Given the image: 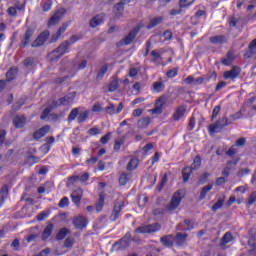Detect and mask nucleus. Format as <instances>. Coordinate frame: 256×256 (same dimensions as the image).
I'll return each mask as SVG.
<instances>
[{"instance_id": "nucleus-33", "label": "nucleus", "mask_w": 256, "mask_h": 256, "mask_svg": "<svg viewBox=\"0 0 256 256\" xmlns=\"http://www.w3.org/2000/svg\"><path fill=\"white\" fill-rule=\"evenodd\" d=\"M211 189H213L212 184L206 185L202 188V190L200 192V201H203V199H205V197H207V193L209 191H211Z\"/></svg>"}, {"instance_id": "nucleus-22", "label": "nucleus", "mask_w": 256, "mask_h": 256, "mask_svg": "<svg viewBox=\"0 0 256 256\" xmlns=\"http://www.w3.org/2000/svg\"><path fill=\"white\" fill-rule=\"evenodd\" d=\"M103 207H105V193L100 192L99 193V199L96 202V211L99 213L100 211H103Z\"/></svg>"}, {"instance_id": "nucleus-14", "label": "nucleus", "mask_w": 256, "mask_h": 256, "mask_svg": "<svg viewBox=\"0 0 256 256\" xmlns=\"http://www.w3.org/2000/svg\"><path fill=\"white\" fill-rule=\"evenodd\" d=\"M239 75H241V68L234 66L231 70L224 72V79H237Z\"/></svg>"}, {"instance_id": "nucleus-25", "label": "nucleus", "mask_w": 256, "mask_h": 256, "mask_svg": "<svg viewBox=\"0 0 256 256\" xmlns=\"http://www.w3.org/2000/svg\"><path fill=\"white\" fill-rule=\"evenodd\" d=\"M163 21V17L159 16L156 18H152L150 20V23L147 25V29H153L155 27H157V25H160Z\"/></svg>"}, {"instance_id": "nucleus-47", "label": "nucleus", "mask_w": 256, "mask_h": 256, "mask_svg": "<svg viewBox=\"0 0 256 256\" xmlns=\"http://www.w3.org/2000/svg\"><path fill=\"white\" fill-rule=\"evenodd\" d=\"M89 117V110L80 112L77 117L78 123H84V121Z\"/></svg>"}, {"instance_id": "nucleus-39", "label": "nucleus", "mask_w": 256, "mask_h": 256, "mask_svg": "<svg viewBox=\"0 0 256 256\" xmlns=\"http://www.w3.org/2000/svg\"><path fill=\"white\" fill-rule=\"evenodd\" d=\"M17 76V68H10L6 73L7 81H13V79Z\"/></svg>"}, {"instance_id": "nucleus-31", "label": "nucleus", "mask_w": 256, "mask_h": 256, "mask_svg": "<svg viewBox=\"0 0 256 256\" xmlns=\"http://www.w3.org/2000/svg\"><path fill=\"white\" fill-rule=\"evenodd\" d=\"M191 173H193V170L191 167H185L182 170V177H183L184 183H187V181H189V177H191Z\"/></svg>"}, {"instance_id": "nucleus-6", "label": "nucleus", "mask_w": 256, "mask_h": 256, "mask_svg": "<svg viewBox=\"0 0 256 256\" xmlns=\"http://www.w3.org/2000/svg\"><path fill=\"white\" fill-rule=\"evenodd\" d=\"M131 245V233H127L124 238L120 239L118 242L114 243L113 247L115 249H127Z\"/></svg>"}, {"instance_id": "nucleus-1", "label": "nucleus", "mask_w": 256, "mask_h": 256, "mask_svg": "<svg viewBox=\"0 0 256 256\" xmlns=\"http://www.w3.org/2000/svg\"><path fill=\"white\" fill-rule=\"evenodd\" d=\"M69 44L64 41L62 42L55 50H53L49 55V59L52 63H55L57 60L61 59L65 53H69Z\"/></svg>"}, {"instance_id": "nucleus-32", "label": "nucleus", "mask_w": 256, "mask_h": 256, "mask_svg": "<svg viewBox=\"0 0 256 256\" xmlns=\"http://www.w3.org/2000/svg\"><path fill=\"white\" fill-rule=\"evenodd\" d=\"M139 167V159L137 158H132L128 165H127V170L128 171H135V168Z\"/></svg>"}, {"instance_id": "nucleus-35", "label": "nucleus", "mask_w": 256, "mask_h": 256, "mask_svg": "<svg viewBox=\"0 0 256 256\" xmlns=\"http://www.w3.org/2000/svg\"><path fill=\"white\" fill-rule=\"evenodd\" d=\"M7 195H9V188L7 185H4L0 190V202L3 203L5 199H7Z\"/></svg>"}, {"instance_id": "nucleus-26", "label": "nucleus", "mask_w": 256, "mask_h": 256, "mask_svg": "<svg viewBox=\"0 0 256 256\" xmlns=\"http://www.w3.org/2000/svg\"><path fill=\"white\" fill-rule=\"evenodd\" d=\"M201 77L203 79V83H209L211 80L217 81V72L213 71Z\"/></svg>"}, {"instance_id": "nucleus-34", "label": "nucleus", "mask_w": 256, "mask_h": 256, "mask_svg": "<svg viewBox=\"0 0 256 256\" xmlns=\"http://www.w3.org/2000/svg\"><path fill=\"white\" fill-rule=\"evenodd\" d=\"M67 235H69V229L67 228H62L59 230L56 239L58 241H63V239H65V237H67Z\"/></svg>"}, {"instance_id": "nucleus-23", "label": "nucleus", "mask_w": 256, "mask_h": 256, "mask_svg": "<svg viewBox=\"0 0 256 256\" xmlns=\"http://www.w3.org/2000/svg\"><path fill=\"white\" fill-rule=\"evenodd\" d=\"M53 229H54L53 223H50L45 227L42 233V241H47V239L51 237V233H53Z\"/></svg>"}, {"instance_id": "nucleus-10", "label": "nucleus", "mask_w": 256, "mask_h": 256, "mask_svg": "<svg viewBox=\"0 0 256 256\" xmlns=\"http://www.w3.org/2000/svg\"><path fill=\"white\" fill-rule=\"evenodd\" d=\"M47 39H49V31H44L32 42L31 47H43Z\"/></svg>"}, {"instance_id": "nucleus-37", "label": "nucleus", "mask_w": 256, "mask_h": 256, "mask_svg": "<svg viewBox=\"0 0 256 256\" xmlns=\"http://www.w3.org/2000/svg\"><path fill=\"white\" fill-rule=\"evenodd\" d=\"M162 245H165V247H173V240L172 236H163L160 239Z\"/></svg>"}, {"instance_id": "nucleus-36", "label": "nucleus", "mask_w": 256, "mask_h": 256, "mask_svg": "<svg viewBox=\"0 0 256 256\" xmlns=\"http://www.w3.org/2000/svg\"><path fill=\"white\" fill-rule=\"evenodd\" d=\"M233 240V234L231 232H226L221 239V245L225 246L227 243H231Z\"/></svg>"}, {"instance_id": "nucleus-18", "label": "nucleus", "mask_w": 256, "mask_h": 256, "mask_svg": "<svg viewBox=\"0 0 256 256\" xmlns=\"http://www.w3.org/2000/svg\"><path fill=\"white\" fill-rule=\"evenodd\" d=\"M71 199L74 205H79L81 199H83V189L78 188L74 190L71 194Z\"/></svg>"}, {"instance_id": "nucleus-42", "label": "nucleus", "mask_w": 256, "mask_h": 256, "mask_svg": "<svg viewBox=\"0 0 256 256\" xmlns=\"http://www.w3.org/2000/svg\"><path fill=\"white\" fill-rule=\"evenodd\" d=\"M17 9L18 11H21V9H23L22 7H15V6H11L7 9V13L8 15H10V17H17Z\"/></svg>"}, {"instance_id": "nucleus-59", "label": "nucleus", "mask_w": 256, "mask_h": 256, "mask_svg": "<svg viewBox=\"0 0 256 256\" xmlns=\"http://www.w3.org/2000/svg\"><path fill=\"white\" fill-rule=\"evenodd\" d=\"M67 205H69V198H67V197H63V198L60 200L59 204H58V206H59L61 209H63V207H67Z\"/></svg>"}, {"instance_id": "nucleus-16", "label": "nucleus", "mask_w": 256, "mask_h": 256, "mask_svg": "<svg viewBox=\"0 0 256 256\" xmlns=\"http://www.w3.org/2000/svg\"><path fill=\"white\" fill-rule=\"evenodd\" d=\"M87 223L88 221L85 216H78L73 220V225L75 229H85V227H87Z\"/></svg>"}, {"instance_id": "nucleus-30", "label": "nucleus", "mask_w": 256, "mask_h": 256, "mask_svg": "<svg viewBox=\"0 0 256 256\" xmlns=\"http://www.w3.org/2000/svg\"><path fill=\"white\" fill-rule=\"evenodd\" d=\"M163 89H165V84H163L162 81L153 83L152 91H154V93H161V91H163Z\"/></svg>"}, {"instance_id": "nucleus-4", "label": "nucleus", "mask_w": 256, "mask_h": 256, "mask_svg": "<svg viewBox=\"0 0 256 256\" xmlns=\"http://www.w3.org/2000/svg\"><path fill=\"white\" fill-rule=\"evenodd\" d=\"M183 200V196H181V192L177 191L172 196L170 203L167 205V211H175L179 205H181V201Z\"/></svg>"}, {"instance_id": "nucleus-55", "label": "nucleus", "mask_w": 256, "mask_h": 256, "mask_svg": "<svg viewBox=\"0 0 256 256\" xmlns=\"http://www.w3.org/2000/svg\"><path fill=\"white\" fill-rule=\"evenodd\" d=\"M256 202V191L252 192L248 198L247 205L251 206Z\"/></svg>"}, {"instance_id": "nucleus-45", "label": "nucleus", "mask_w": 256, "mask_h": 256, "mask_svg": "<svg viewBox=\"0 0 256 256\" xmlns=\"http://www.w3.org/2000/svg\"><path fill=\"white\" fill-rule=\"evenodd\" d=\"M70 23H64L60 26V28L58 29L57 33H56V38L55 40L57 41V39H59V37H61V35H63L64 31H67V27H69Z\"/></svg>"}, {"instance_id": "nucleus-2", "label": "nucleus", "mask_w": 256, "mask_h": 256, "mask_svg": "<svg viewBox=\"0 0 256 256\" xmlns=\"http://www.w3.org/2000/svg\"><path fill=\"white\" fill-rule=\"evenodd\" d=\"M75 97H76L75 92H71L64 97L56 101H53V107H61V106L67 107V105H71V103H73V100L75 99Z\"/></svg>"}, {"instance_id": "nucleus-53", "label": "nucleus", "mask_w": 256, "mask_h": 256, "mask_svg": "<svg viewBox=\"0 0 256 256\" xmlns=\"http://www.w3.org/2000/svg\"><path fill=\"white\" fill-rule=\"evenodd\" d=\"M152 62L157 63L161 59V54L157 50L151 52Z\"/></svg>"}, {"instance_id": "nucleus-63", "label": "nucleus", "mask_w": 256, "mask_h": 256, "mask_svg": "<svg viewBox=\"0 0 256 256\" xmlns=\"http://www.w3.org/2000/svg\"><path fill=\"white\" fill-rule=\"evenodd\" d=\"M256 49V39H254L250 44H249V51L250 54L248 55V57H252L253 55V50Z\"/></svg>"}, {"instance_id": "nucleus-24", "label": "nucleus", "mask_w": 256, "mask_h": 256, "mask_svg": "<svg viewBox=\"0 0 256 256\" xmlns=\"http://www.w3.org/2000/svg\"><path fill=\"white\" fill-rule=\"evenodd\" d=\"M114 14L116 15V17H121V15H123V12L125 11V7L124 4L122 2L117 3L114 6Z\"/></svg>"}, {"instance_id": "nucleus-44", "label": "nucleus", "mask_w": 256, "mask_h": 256, "mask_svg": "<svg viewBox=\"0 0 256 256\" xmlns=\"http://www.w3.org/2000/svg\"><path fill=\"white\" fill-rule=\"evenodd\" d=\"M77 115H79V108L72 109L68 115L69 123H71V121H75V119H77Z\"/></svg>"}, {"instance_id": "nucleus-51", "label": "nucleus", "mask_w": 256, "mask_h": 256, "mask_svg": "<svg viewBox=\"0 0 256 256\" xmlns=\"http://www.w3.org/2000/svg\"><path fill=\"white\" fill-rule=\"evenodd\" d=\"M52 109H53V102H52V106H48V107L42 112L40 118H41L42 120L47 119V117H49V114L51 113Z\"/></svg>"}, {"instance_id": "nucleus-41", "label": "nucleus", "mask_w": 256, "mask_h": 256, "mask_svg": "<svg viewBox=\"0 0 256 256\" xmlns=\"http://www.w3.org/2000/svg\"><path fill=\"white\" fill-rule=\"evenodd\" d=\"M124 143H125V136L117 138L114 144V151H120L121 145H123Z\"/></svg>"}, {"instance_id": "nucleus-56", "label": "nucleus", "mask_w": 256, "mask_h": 256, "mask_svg": "<svg viewBox=\"0 0 256 256\" xmlns=\"http://www.w3.org/2000/svg\"><path fill=\"white\" fill-rule=\"evenodd\" d=\"M177 73H178L177 68H173L172 70H169L168 72H166V76L169 79H173V77H177Z\"/></svg>"}, {"instance_id": "nucleus-20", "label": "nucleus", "mask_w": 256, "mask_h": 256, "mask_svg": "<svg viewBox=\"0 0 256 256\" xmlns=\"http://www.w3.org/2000/svg\"><path fill=\"white\" fill-rule=\"evenodd\" d=\"M209 41L210 43H212V45H223L224 43H227L228 39L225 35H216L211 36L209 38Z\"/></svg>"}, {"instance_id": "nucleus-28", "label": "nucleus", "mask_w": 256, "mask_h": 256, "mask_svg": "<svg viewBox=\"0 0 256 256\" xmlns=\"http://www.w3.org/2000/svg\"><path fill=\"white\" fill-rule=\"evenodd\" d=\"M233 61H235V54H233V52H228L226 58L222 60V63L223 65L229 67V65H231Z\"/></svg>"}, {"instance_id": "nucleus-57", "label": "nucleus", "mask_w": 256, "mask_h": 256, "mask_svg": "<svg viewBox=\"0 0 256 256\" xmlns=\"http://www.w3.org/2000/svg\"><path fill=\"white\" fill-rule=\"evenodd\" d=\"M207 179H209V173L205 172L199 178L200 185H204V183H207Z\"/></svg>"}, {"instance_id": "nucleus-48", "label": "nucleus", "mask_w": 256, "mask_h": 256, "mask_svg": "<svg viewBox=\"0 0 256 256\" xmlns=\"http://www.w3.org/2000/svg\"><path fill=\"white\" fill-rule=\"evenodd\" d=\"M149 123H151L150 118H142L138 121V127L140 129H145V127H147L149 125Z\"/></svg>"}, {"instance_id": "nucleus-13", "label": "nucleus", "mask_w": 256, "mask_h": 256, "mask_svg": "<svg viewBox=\"0 0 256 256\" xmlns=\"http://www.w3.org/2000/svg\"><path fill=\"white\" fill-rule=\"evenodd\" d=\"M139 33V28H134L121 40V45H131L132 41H135V37Z\"/></svg>"}, {"instance_id": "nucleus-7", "label": "nucleus", "mask_w": 256, "mask_h": 256, "mask_svg": "<svg viewBox=\"0 0 256 256\" xmlns=\"http://www.w3.org/2000/svg\"><path fill=\"white\" fill-rule=\"evenodd\" d=\"M161 229L159 224H150L145 226H140L136 229V233H155Z\"/></svg>"}, {"instance_id": "nucleus-17", "label": "nucleus", "mask_w": 256, "mask_h": 256, "mask_svg": "<svg viewBox=\"0 0 256 256\" xmlns=\"http://www.w3.org/2000/svg\"><path fill=\"white\" fill-rule=\"evenodd\" d=\"M104 21H105V15L98 14L91 18V20L89 22V26L92 29H95V27H99V25H101Z\"/></svg>"}, {"instance_id": "nucleus-5", "label": "nucleus", "mask_w": 256, "mask_h": 256, "mask_svg": "<svg viewBox=\"0 0 256 256\" xmlns=\"http://www.w3.org/2000/svg\"><path fill=\"white\" fill-rule=\"evenodd\" d=\"M65 13H67V10L65 8L58 9L50 18L48 22V27H53V25H57V23L61 21V18L63 17V15H65Z\"/></svg>"}, {"instance_id": "nucleus-9", "label": "nucleus", "mask_w": 256, "mask_h": 256, "mask_svg": "<svg viewBox=\"0 0 256 256\" xmlns=\"http://www.w3.org/2000/svg\"><path fill=\"white\" fill-rule=\"evenodd\" d=\"M255 97L250 98L244 105L242 108V111L248 113V115H255L256 113V105L253 104L255 103Z\"/></svg>"}, {"instance_id": "nucleus-50", "label": "nucleus", "mask_w": 256, "mask_h": 256, "mask_svg": "<svg viewBox=\"0 0 256 256\" xmlns=\"http://www.w3.org/2000/svg\"><path fill=\"white\" fill-rule=\"evenodd\" d=\"M117 89H119V82L117 80H112L108 87V91H110V93H114Z\"/></svg>"}, {"instance_id": "nucleus-3", "label": "nucleus", "mask_w": 256, "mask_h": 256, "mask_svg": "<svg viewBox=\"0 0 256 256\" xmlns=\"http://www.w3.org/2000/svg\"><path fill=\"white\" fill-rule=\"evenodd\" d=\"M227 125H231V122H229V119L222 118L218 120L215 124H211L209 126V133H220V131L227 127Z\"/></svg>"}, {"instance_id": "nucleus-64", "label": "nucleus", "mask_w": 256, "mask_h": 256, "mask_svg": "<svg viewBox=\"0 0 256 256\" xmlns=\"http://www.w3.org/2000/svg\"><path fill=\"white\" fill-rule=\"evenodd\" d=\"M184 83L186 85H194L195 83V78L193 76H188L186 79H184Z\"/></svg>"}, {"instance_id": "nucleus-27", "label": "nucleus", "mask_w": 256, "mask_h": 256, "mask_svg": "<svg viewBox=\"0 0 256 256\" xmlns=\"http://www.w3.org/2000/svg\"><path fill=\"white\" fill-rule=\"evenodd\" d=\"M183 115H185V107L180 106L176 109V111L173 114L174 121H179V119H181Z\"/></svg>"}, {"instance_id": "nucleus-62", "label": "nucleus", "mask_w": 256, "mask_h": 256, "mask_svg": "<svg viewBox=\"0 0 256 256\" xmlns=\"http://www.w3.org/2000/svg\"><path fill=\"white\" fill-rule=\"evenodd\" d=\"M49 217V213L47 212H41L40 214L37 215L36 219L37 221H45Z\"/></svg>"}, {"instance_id": "nucleus-61", "label": "nucleus", "mask_w": 256, "mask_h": 256, "mask_svg": "<svg viewBox=\"0 0 256 256\" xmlns=\"http://www.w3.org/2000/svg\"><path fill=\"white\" fill-rule=\"evenodd\" d=\"M184 224L187 226L186 230L191 231L195 225V222H193V220H185Z\"/></svg>"}, {"instance_id": "nucleus-52", "label": "nucleus", "mask_w": 256, "mask_h": 256, "mask_svg": "<svg viewBox=\"0 0 256 256\" xmlns=\"http://www.w3.org/2000/svg\"><path fill=\"white\" fill-rule=\"evenodd\" d=\"M225 203V201L223 199L218 200L213 206H212V211L215 213L217 211H219V209H221V207H223V204Z\"/></svg>"}, {"instance_id": "nucleus-15", "label": "nucleus", "mask_w": 256, "mask_h": 256, "mask_svg": "<svg viewBox=\"0 0 256 256\" xmlns=\"http://www.w3.org/2000/svg\"><path fill=\"white\" fill-rule=\"evenodd\" d=\"M164 105H165V97L158 98L155 103V107H154V109L151 110V112L154 115H161V113H163Z\"/></svg>"}, {"instance_id": "nucleus-29", "label": "nucleus", "mask_w": 256, "mask_h": 256, "mask_svg": "<svg viewBox=\"0 0 256 256\" xmlns=\"http://www.w3.org/2000/svg\"><path fill=\"white\" fill-rule=\"evenodd\" d=\"M187 233H177L175 236L177 245H183L187 241Z\"/></svg>"}, {"instance_id": "nucleus-12", "label": "nucleus", "mask_w": 256, "mask_h": 256, "mask_svg": "<svg viewBox=\"0 0 256 256\" xmlns=\"http://www.w3.org/2000/svg\"><path fill=\"white\" fill-rule=\"evenodd\" d=\"M35 33V30L33 28H28L26 32L23 35V38L20 43L21 49L27 47L29 43H31V37H33V34Z\"/></svg>"}, {"instance_id": "nucleus-43", "label": "nucleus", "mask_w": 256, "mask_h": 256, "mask_svg": "<svg viewBox=\"0 0 256 256\" xmlns=\"http://www.w3.org/2000/svg\"><path fill=\"white\" fill-rule=\"evenodd\" d=\"M199 167H201V157L200 156H196L195 158H194V161H193V163H192V165H191V169L193 170V171H197V169H199Z\"/></svg>"}, {"instance_id": "nucleus-38", "label": "nucleus", "mask_w": 256, "mask_h": 256, "mask_svg": "<svg viewBox=\"0 0 256 256\" xmlns=\"http://www.w3.org/2000/svg\"><path fill=\"white\" fill-rule=\"evenodd\" d=\"M108 69L109 68L107 67V65H103L99 69L98 74L96 76L97 81H101V79H103V77H105V73H107Z\"/></svg>"}, {"instance_id": "nucleus-60", "label": "nucleus", "mask_w": 256, "mask_h": 256, "mask_svg": "<svg viewBox=\"0 0 256 256\" xmlns=\"http://www.w3.org/2000/svg\"><path fill=\"white\" fill-rule=\"evenodd\" d=\"M166 184H167V174H165L162 177V180H161L160 184L158 185L157 190L161 191V189H163V187H165Z\"/></svg>"}, {"instance_id": "nucleus-58", "label": "nucleus", "mask_w": 256, "mask_h": 256, "mask_svg": "<svg viewBox=\"0 0 256 256\" xmlns=\"http://www.w3.org/2000/svg\"><path fill=\"white\" fill-rule=\"evenodd\" d=\"M248 173H251L249 168H242L237 172V177H244V175H248Z\"/></svg>"}, {"instance_id": "nucleus-11", "label": "nucleus", "mask_w": 256, "mask_h": 256, "mask_svg": "<svg viewBox=\"0 0 256 256\" xmlns=\"http://www.w3.org/2000/svg\"><path fill=\"white\" fill-rule=\"evenodd\" d=\"M121 111H123V103H120L117 108L113 103H109L108 106L105 107V113L107 115H111V116L119 115Z\"/></svg>"}, {"instance_id": "nucleus-46", "label": "nucleus", "mask_w": 256, "mask_h": 256, "mask_svg": "<svg viewBox=\"0 0 256 256\" xmlns=\"http://www.w3.org/2000/svg\"><path fill=\"white\" fill-rule=\"evenodd\" d=\"M72 179H74V181H81V183H87V181H89V173L85 172L83 175L74 176Z\"/></svg>"}, {"instance_id": "nucleus-19", "label": "nucleus", "mask_w": 256, "mask_h": 256, "mask_svg": "<svg viewBox=\"0 0 256 256\" xmlns=\"http://www.w3.org/2000/svg\"><path fill=\"white\" fill-rule=\"evenodd\" d=\"M51 127L49 125H46L38 130H36L33 134V138L36 140L42 139V137H45L47 133H49Z\"/></svg>"}, {"instance_id": "nucleus-49", "label": "nucleus", "mask_w": 256, "mask_h": 256, "mask_svg": "<svg viewBox=\"0 0 256 256\" xmlns=\"http://www.w3.org/2000/svg\"><path fill=\"white\" fill-rule=\"evenodd\" d=\"M193 3H195V0H180L179 7L180 9H185L187 7H190V5H193Z\"/></svg>"}, {"instance_id": "nucleus-40", "label": "nucleus", "mask_w": 256, "mask_h": 256, "mask_svg": "<svg viewBox=\"0 0 256 256\" xmlns=\"http://www.w3.org/2000/svg\"><path fill=\"white\" fill-rule=\"evenodd\" d=\"M130 179H131V173L121 174V176L119 178V183H120V185H127V183H129Z\"/></svg>"}, {"instance_id": "nucleus-21", "label": "nucleus", "mask_w": 256, "mask_h": 256, "mask_svg": "<svg viewBox=\"0 0 256 256\" xmlns=\"http://www.w3.org/2000/svg\"><path fill=\"white\" fill-rule=\"evenodd\" d=\"M25 123H27V118H25V116H16L13 119V124L16 129H23V127H25Z\"/></svg>"}, {"instance_id": "nucleus-54", "label": "nucleus", "mask_w": 256, "mask_h": 256, "mask_svg": "<svg viewBox=\"0 0 256 256\" xmlns=\"http://www.w3.org/2000/svg\"><path fill=\"white\" fill-rule=\"evenodd\" d=\"M110 140H111V133L109 132L106 135L101 137L100 143H102V145H107V143H109Z\"/></svg>"}, {"instance_id": "nucleus-8", "label": "nucleus", "mask_w": 256, "mask_h": 256, "mask_svg": "<svg viewBox=\"0 0 256 256\" xmlns=\"http://www.w3.org/2000/svg\"><path fill=\"white\" fill-rule=\"evenodd\" d=\"M123 207H125V202L123 201H119L114 205L112 214L110 216V219L112 221H117V219H119V216L121 215V211H123Z\"/></svg>"}]
</instances>
